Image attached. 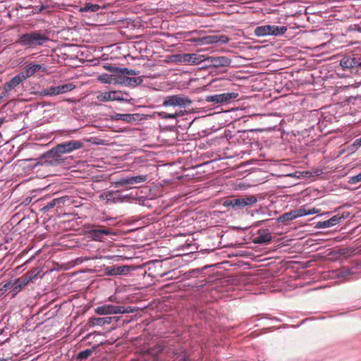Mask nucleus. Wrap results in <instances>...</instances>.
<instances>
[{
	"label": "nucleus",
	"instance_id": "nucleus-24",
	"mask_svg": "<svg viewBox=\"0 0 361 361\" xmlns=\"http://www.w3.org/2000/svg\"><path fill=\"white\" fill-rule=\"evenodd\" d=\"M338 224H339V218L334 215L326 221L317 222L314 227L316 228H326L332 227Z\"/></svg>",
	"mask_w": 361,
	"mask_h": 361
},
{
	"label": "nucleus",
	"instance_id": "nucleus-1",
	"mask_svg": "<svg viewBox=\"0 0 361 361\" xmlns=\"http://www.w3.org/2000/svg\"><path fill=\"white\" fill-rule=\"evenodd\" d=\"M48 40L49 38L42 32L33 31L20 35L16 43L28 48H35L43 45Z\"/></svg>",
	"mask_w": 361,
	"mask_h": 361
},
{
	"label": "nucleus",
	"instance_id": "nucleus-41",
	"mask_svg": "<svg viewBox=\"0 0 361 361\" xmlns=\"http://www.w3.org/2000/svg\"><path fill=\"white\" fill-rule=\"evenodd\" d=\"M218 35L208 36L204 38L205 42L208 44H213L218 42Z\"/></svg>",
	"mask_w": 361,
	"mask_h": 361
},
{
	"label": "nucleus",
	"instance_id": "nucleus-36",
	"mask_svg": "<svg viewBox=\"0 0 361 361\" xmlns=\"http://www.w3.org/2000/svg\"><path fill=\"white\" fill-rule=\"evenodd\" d=\"M134 312V309L131 307L118 306V314H126Z\"/></svg>",
	"mask_w": 361,
	"mask_h": 361
},
{
	"label": "nucleus",
	"instance_id": "nucleus-28",
	"mask_svg": "<svg viewBox=\"0 0 361 361\" xmlns=\"http://www.w3.org/2000/svg\"><path fill=\"white\" fill-rule=\"evenodd\" d=\"M14 286H15V283H14V280H10L8 281V282H6L1 288H0V291H2V292H6L8 290H11V292H12V297H14L16 293H15V289H14Z\"/></svg>",
	"mask_w": 361,
	"mask_h": 361
},
{
	"label": "nucleus",
	"instance_id": "nucleus-11",
	"mask_svg": "<svg viewBox=\"0 0 361 361\" xmlns=\"http://www.w3.org/2000/svg\"><path fill=\"white\" fill-rule=\"evenodd\" d=\"M147 175H137L135 176L123 177L115 182L116 187L133 185L145 183L147 180Z\"/></svg>",
	"mask_w": 361,
	"mask_h": 361
},
{
	"label": "nucleus",
	"instance_id": "nucleus-40",
	"mask_svg": "<svg viewBox=\"0 0 361 361\" xmlns=\"http://www.w3.org/2000/svg\"><path fill=\"white\" fill-rule=\"evenodd\" d=\"M105 70L109 71L111 73H118V67L114 66L111 64H106L104 66Z\"/></svg>",
	"mask_w": 361,
	"mask_h": 361
},
{
	"label": "nucleus",
	"instance_id": "nucleus-31",
	"mask_svg": "<svg viewBox=\"0 0 361 361\" xmlns=\"http://www.w3.org/2000/svg\"><path fill=\"white\" fill-rule=\"evenodd\" d=\"M58 87L59 93L60 94L73 90V89H75V85L73 83H67L65 85H59Z\"/></svg>",
	"mask_w": 361,
	"mask_h": 361
},
{
	"label": "nucleus",
	"instance_id": "nucleus-43",
	"mask_svg": "<svg viewBox=\"0 0 361 361\" xmlns=\"http://www.w3.org/2000/svg\"><path fill=\"white\" fill-rule=\"evenodd\" d=\"M350 216V212H343L342 213H339V214H337L336 215V217H338L339 218V223L345 219H347L348 216Z\"/></svg>",
	"mask_w": 361,
	"mask_h": 361
},
{
	"label": "nucleus",
	"instance_id": "nucleus-6",
	"mask_svg": "<svg viewBox=\"0 0 361 361\" xmlns=\"http://www.w3.org/2000/svg\"><path fill=\"white\" fill-rule=\"evenodd\" d=\"M41 161L44 164H47L50 166H58L63 162V159L60 152L56 151V146L51 149L43 154L41 157Z\"/></svg>",
	"mask_w": 361,
	"mask_h": 361
},
{
	"label": "nucleus",
	"instance_id": "nucleus-2",
	"mask_svg": "<svg viewBox=\"0 0 361 361\" xmlns=\"http://www.w3.org/2000/svg\"><path fill=\"white\" fill-rule=\"evenodd\" d=\"M340 66L350 74L361 75V54L345 56L341 59Z\"/></svg>",
	"mask_w": 361,
	"mask_h": 361
},
{
	"label": "nucleus",
	"instance_id": "nucleus-33",
	"mask_svg": "<svg viewBox=\"0 0 361 361\" xmlns=\"http://www.w3.org/2000/svg\"><path fill=\"white\" fill-rule=\"evenodd\" d=\"M181 115L182 114H180V112L175 113V114H169L166 112L161 111V112L158 113V116L160 118H164V119L176 118L177 117H178Z\"/></svg>",
	"mask_w": 361,
	"mask_h": 361
},
{
	"label": "nucleus",
	"instance_id": "nucleus-3",
	"mask_svg": "<svg viewBox=\"0 0 361 361\" xmlns=\"http://www.w3.org/2000/svg\"><path fill=\"white\" fill-rule=\"evenodd\" d=\"M72 202L71 197L67 195L55 197L45 204L40 210L43 213H47L52 210H54L56 213H59L63 211L64 207L71 205Z\"/></svg>",
	"mask_w": 361,
	"mask_h": 361
},
{
	"label": "nucleus",
	"instance_id": "nucleus-50",
	"mask_svg": "<svg viewBox=\"0 0 361 361\" xmlns=\"http://www.w3.org/2000/svg\"><path fill=\"white\" fill-rule=\"evenodd\" d=\"M3 97H4V95H3V96H0V99H1Z\"/></svg>",
	"mask_w": 361,
	"mask_h": 361
},
{
	"label": "nucleus",
	"instance_id": "nucleus-47",
	"mask_svg": "<svg viewBox=\"0 0 361 361\" xmlns=\"http://www.w3.org/2000/svg\"><path fill=\"white\" fill-rule=\"evenodd\" d=\"M40 94L42 96H49V91L48 88L44 89L40 92Z\"/></svg>",
	"mask_w": 361,
	"mask_h": 361
},
{
	"label": "nucleus",
	"instance_id": "nucleus-20",
	"mask_svg": "<svg viewBox=\"0 0 361 361\" xmlns=\"http://www.w3.org/2000/svg\"><path fill=\"white\" fill-rule=\"evenodd\" d=\"M24 80L22 75H18L12 78L9 81L5 83L2 94L4 97L8 96V93L16 87H17Z\"/></svg>",
	"mask_w": 361,
	"mask_h": 361
},
{
	"label": "nucleus",
	"instance_id": "nucleus-14",
	"mask_svg": "<svg viewBox=\"0 0 361 361\" xmlns=\"http://www.w3.org/2000/svg\"><path fill=\"white\" fill-rule=\"evenodd\" d=\"M132 270V267L129 265L123 266H111L104 268V273L106 276L126 275Z\"/></svg>",
	"mask_w": 361,
	"mask_h": 361
},
{
	"label": "nucleus",
	"instance_id": "nucleus-16",
	"mask_svg": "<svg viewBox=\"0 0 361 361\" xmlns=\"http://www.w3.org/2000/svg\"><path fill=\"white\" fill-rule=\"evenodd\" d=\"M47 68L43 65L26 63L24 71L21 73L22 78L25 80L34 75L39 71L45 72Z\"/></svg>",
	"mask_w": 361,
	"mask_h": 361
},
{
	"label": "nucleus",
	"instance_id": "nucleus-13",
	"mask_svg": "<svg viewBox=\"0 0 361 361\" xmlns=\"http://www.w3.org/2000/svg\"><path fill=\"white\" fill-rule=\"evenodd\" d=\"M209 66L215 68L226 67L230 66L231 60L226 56H209L204 59Z\"/></svg>",
	"mask_w": 361,
	"mask_h": 361
},
{
	"label": "nucleus",
	"instance_id": "nucleus-34",
	"mask_svg": "<svg viewBox=\"0 0 361 361\" xmlns=\"http://www.w3.org/2000/svg\"><path fill=\"white\" fill-rule=\"evenodd\" d=\"M93 353V349H86L85 350H82L78 353L77 355L78 360H86Z\"/></svg>",
	"mask_w": 361,
	"mask_h": 361
},
{
	"label": "nucleus",
	"instance_id": "nucleus-30",
	"mask_svg": "<svg viewBox=\"0 0 361 361\" xmlns=\"http://www.w3.org/2000/svg\"><path fill=\"white\" fill-rule=\"evenodd\" d=\"M100 6L97 4H92L91 3H86L85 6L80 9L82 12H97L99 10Z\"/></svg>",
	"mask_w": 361,
	"mask_h": 361
},
{
	"label": "nucleus",
	"instance_id": "nucleus-23",
	"mask_svg": "<svg viewBox=\"0 0 361 361\" xmlns=\"http://www.w3.org/2000/svg\"><path fill=\"white\" fill-rule=\"evenodd\" d=\"M137 114H118L115 113L112 115L111 118L115 121H123L126 123H131L133 121H136V118L137 117Z\"/></svg>",
	"mask_w": 361,
	"mask_h": 361
},
{
	"label": "nucleus",
	"instance_id": "nucleus-46",
	"mask_svg": "<svg viewBox=\"0 0 361 361\" xmlns=\"http://www.w3.org/2000/svg\"><path fill=\"white\" fill-rule=\"evenodd\" d=\"M267 25V30H268V35H273V28L274 25Z\"/></svg>",
	"mask_w": 361,
	"mask_h": 361
},
{
	"label": "nucleus",
	"instance_id": "nucleus-25",
	"mask_svg": "<svg viewBox=\"0 0 361 361\" xmlns=\"http://www.w3.org/2000/svg\"><path fill=\"white\" fill-rule=\"evenodd\" d=\"M202 57V56L197 54H185L183 56L182 61L190 64H198L203 61Z\"/></svg>",
	"mask_w": 361,
	"mask_h": 361
},
{
	"label": "nucleus",
	"instance_id": "nucleus-37",
	"mask_svg": "<svg viewBox=\"0 0 361 361\" xmlns=\"http://www.w3.org/2000/svg\"><path fill=\"white\" fill-rule=\"evenodd\" d=\"M299 210H301L303 212V213H305L303 214V216H306V215H310V214H317L318 213V209H315V208H313V209H306L305 208V207H302L299 209Z\"/></svg>",
	"mask_w": 361,
	"mask_h": 361
},
{
	"label": "nucleus",
	"instance_id": "nucleus-44",
	"mask_svg": "<svg viewBox=\"0 0 361 361\" xmlns=\"http://www.w3.org/2000/svg\"><path fill=\"white\" fill-rule=\"evenodd\" d=\"M218 42L226 44L229 41V38L226 35H218Z\"/></svg>",
	"mask_w": 361,
	"mask_h": 361
},
{
	"label": "nucleus",
	"instance_id": "nucleus-19",
	"mask_svg": "<svg viewBox=\"0 0 361 361\" xmlns=\"http://www.w3.org/2000/svg\"><path fill=\"white\" fill-rule=\"evenodd\" d=\"M118 306L111 304H105L94 309V312L99 315L118 314Z\"/></svg>",
	"mask_w": 361,
	"mask_h": 361
},
{
	"label": "nucleus",
	"instance_id": "nucleus-10",
	"mask_svg": "<svg viewBox=\"0 0 361 361\" xmlns=\"http://www.w3.org/2000/svg\"><path fill=\"white\" fill-rule=\"evenodd\" d=\"M84 146V142L81 140H69L56 145V151L61 154L71 153L75 150L80 149Z\"/></svg>",
	"mask_w": 361,
	"mask_h": 361
},
{
	"label": "nucleus",
	"instance_id": "nucleus-7",
	"mask_svg": "<svg viewBox=\"0 0 361 361\" xmlns=\"http://www.w3.org/2000/svg\"><path fill=\"white\" fill-rule=\"evenodd\" d=\"M114 233L111 229L106 228L104 226H93L91 229L88 231V235L90 238L95 241H103L105 237L110 235H114Z\"/></svg>",
	"mask_w": 361,
	"mask_h": 361
},
{
	"label": "nucleus",
	"instance_id": "nucleus-27",
	"mask_svg": "<svg viewBox=\"0 0 361 361\" xmlns=\"http://www.w3.org/2000/svg\"><path fill=\"white\" fill-rule=\"evenodd\" d=\"M349 106H355V110L361 107V96L348 97L344 102Z\"/></svg>",
	"mask_w": 361,
	"mask_h": 361
},
{
	"label": "nucleus",
	"instance_id": "nucleus-42",
	"mask_svg": "<svg viewBox=\"0 0 361 361\" xmlns=\"http://www.w3.org/2000/svg\"><path fill=\"white\" fill-rule=\"evenodd\" d=\"M49 91V96L58 95L59 93V87L58 86H51L48 88Z\"/></svg>",
	"mask_w": 361,
	"mask_h": 361
},
{
	"label": "nucleus",
	"instance_id": "nucleus-4",
	"mask_svg": "<svg viewBox=\"0 0 361 361\" xmlns=\"http://www.w3.org/2000/svg\"><path fill=\"white\" fill-rule=\"evenodd\" d=\"M257 202L255 195H245L238 198H231L224 202V205L231 207L235 209H241L246 206L252 205Z\"/></svg>",
	"mask_w": 361,
	"mask_h": 361
},
{
	"label": "nucleus",
	"instance_id": "nucleus-35",
	"mask_svg": "<svg viewBox=\"0 0 361 361\" xmlns=\"http://www.w3.org/2000/svg\"><path fill=\"white\" fill-rule=\"evenodd\" d=\"M118 73H121L123 75H136L137 73L133 69H129L127 68H119Z\"/></svg>",
	"mask_w": 361,
	"mask_h": 361
},
{
	"label": "nucleus",
	"instance_id": "nucleus-8",
	"mask_svg": "<svg viewBox=\"0 0 361 361\" xmlns=\"http://www.w3.org/2000/svg\"><path fill=\"white\" fill-rule=\"evenodd\" d=\"M191 103L192 102L189 98L176 94L166 97L163 102V106L185 107Z\"/></svg>",
	"mask_w": 361,
	"mask_h": 361
},
{
	"label": "nucleus",
	"instance_id": "nucleus-29",
	"mask_svg": "<svg viewBox=\"0 0 361 361\" xmlns=\"http://www.w3.org/2000/svg\"><path fill=\"white\" fill-rule=\"evenodd\" d=\"M254 34L257 37L268 36L267 25H264L257 27L254 30Z\"/></svg>",
	"mask_w": 361,
	"mask_h": 361
},
{
	"label": "nucleus",
	"instance_id": "nucleus-15",
	"mask_svg": "<svg viewBox=\"0 0 361 361\" xmlns=\"http://www.w3.org/2000/svg\"><path fill=\"white\" fill-rule=\"evenodd\" d=\"M99 102H106L109 101H121L123 100V94L120 91H109L104 92H99L97 96Z\"/></svg>",
	"mask_w": 361,
	"mask_h": 361
},
{
	"label": "nucleus",
	"instance_id": "nucleus-22",
	"mask_svg": "<svg viewBox=\"0 0 361 361\" xmlns=\"http://www.w3.org/2000/svg\"><path fill=\"white\" fill-rule=\"evenodd\" d=\"M114 317H90L88 320L87 325L89 327H93L95 326H102L105 324H109L111 323L112 319Z\"/></svg>",
	"mask_w": 361,
	"mask_h": 361
},
{
	"label": "nucleus",
	"instance_id": "nucleus-12",
	"mask_svg": "<svg viewBox=\"0 0 361 361\" xmlns=\"http://www.w3.org/2000/svg\"><path fill=\"white\" fill-rule=\"evenodd\" d=\"M37 276L35 271H30L23 275L22 276L14 280L15 293H18L21 289L27 286L30 282L32 281Z\"/></svg>",
	"mask_w": 361,
	"mask_h": 361
},
{
	"label": "nucleus",
	"instance_id": "nucleus-21",
	"mask_svg": "<svg viewBox=\"0 0 361 361\" xmlns=\"http://www.w3.org/2000/svg\"><path fill=\"white\" fill-rule=\"evenodd\" d=\"M304 214L305 213H303L302 211L299 210V209L293 210L289 212H286V213L283 214L282 215H281L277 219V221L279 223L286 224L290 221L295 219L298 217L303 216Z\"/></svg>",
	"mask_w": 361,
	"mask_h": 361
},
{
	"label": "nucleus",
	"instance_id": "nucleus-26",
	"mask_svg": "<svg viewBox=\"0 0 361 361\" xmlns=\"http://www.w3.org/2000/svg\"><path fill=\"white\" fill-rule=\"evenodd\" d=\"M143 82V80L141 77L137 78H130V77H124L122 82L126 85L130 87H135L137 85L141 84Z\"/></svg>",
	"mask_w": 361,
	"mask_h": 361
},
{
	"label": "nucleus",
	"instance_id": "nucleus-38",
	"mask_svg": "<svg viewBox=\"0 0 361 361\" xmlns=\"http://www.w3.org/2000/svg\"><path fill=\"white\" fill-rule=\"evenodd\" d=\"M98 80L104 83H111V77L107 74H102L99 76Z\"/></svg>",
	"mask_w": 361,
	"mask_h": 361
},
{
	"label": "nucleus",
	"instance_id": "nucleus-45",
	"mask_svg": "<svg viewBox=\"0 0 361 361\" xmlns=\"http://www.w3.org/2000/svg\"><path fill=\"white\" fill-rule=\"evenodd\" d=\"M353 145L355 147L356 149L360 147L361 146V137L360 138L356 139Z\"/></svg>",
	"mask_w": 361,
	"mask_h": 361
},
{
	"label": "nucleus",
	"instance_id": "nucleus-49",
	"mask_svg": "<svg viewBox=\"0 0 361 361\" xmlns=\"http://www.w3.org/2000/svg\"><path fill=\"white\" fill-rule=\"evenodd\" d=\"M44 8H45V6H41V8H40V9H39V11H42Z\"/></svg>",
	"mask_w": 361,
	"mask_h": 361
},
{
	"label": "nucleus",
	"instance_id": "nucleus-9",
	"mask_svg": "<svg viewBox=\"0 0 361 361\" xmlns=\"http://www.w3.org/2000/svg\"><path fill=\"white\" fill-rule=\"evenodd\" d=\"M163 346L160 344H157L154 347H152L147 350V351L143 355L141 361H161L158 357V355L163 351ZM181 361H189L186 355H183Z\"/></svg>",
	"mask_w": 361,
	"mask_h": 361
},
{
	"label": "nucleus",
	"instance_id": "nucleus-17",
	"mask_svg": "<svg viewBox=\"0 0 361 361\" xmlns=\"http://www.w3.org/2000/svg\"><path fill=\"white\" fill-rule=\"evenodd\" d=\"M272 240V235L267 229H260L258 231L253 242L257 244H269Z\"/></svg>",
	"mask_w": 361,
	"mask_h": 361
},
{
	"label": "nucleus",
	"instance_id": "nucleus-48",
	"mask_svg": "<svg viewBox=\"0 0 361 361\" xmlns=\"http://www.w3.org/2000/svg\"><path fill=\"white\" fill-rule=\"evenodd\" d=\"M4 120L3 118H0V127L2 126V124L4 123Z\"/></svg>",
	"mask_w": 361,
	"mask_h": 361
},
{
	"label": "nucleus",
	"instance_id": "nucleus-18",
	"mask_svg": "<svg viewBox=\"0 0 361 361\" xmlns=\"http://www.w3.org/2000/svg\"><path fill=\"white\" fill-rule=\"evenodd\" d=\"M234 98H235V95L234 93H224L220 94L208 96L206 100L209 102L220 104L223 102H227L230 101L231 99Z\"/></svg>",
	"mask_w": 361,
	"mask_h": 361
},
{
	"label": "nucleus",
	"instance_id": "nucleus-39",
	"mask_svg": "<svg viewBox=\"0 0 361 361\" xmlns=\"http://www.w3.org/2000/svg\"><path fill=\"white\" fill-rule=\"evenodd\" d=\"M360 181H361V172L356 176L350 177L348 183L350 184H356Z\"/></svg>",
	"mask_w": 361,
	"mask_h": 361
},
{
	"label": "nucleus",
	"instance_id": "nucleus-5",
	"mask_svg": "<svg viewBox=\"0 0 361 361\" xmlns=\"http://www.w3.org/2000/svg\"><path fill=\"white\" fill-rule=\"evenodd\" d=\"M99 198L102 200H106V203H120L128 202L130 200V196L128 195H121L119 190H107L102 192Z\"/></svg>",
	"mask_w": 361,
	"mask_h": 361
},
{
	"label": "nucleus",
	"instance_id": "nucleus-32",
	"mask_svg": "<svg viewBox=\"0 0 361 361\" xmlns=\"http://www.w3.org/2000/svg\"><path fill=\"white\" fill-rule=\"evenodd\" d=\"M273 30L274 31L272 36H281L283 35L287 31V27L274 25Z\"/></svg>",
	"mask_w": 361,
	"mask_h": 361
}]
</instances>
